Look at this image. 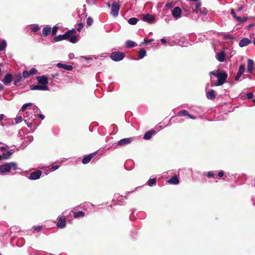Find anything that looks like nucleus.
<instances>
[{"label":"nucleus","instance_id":"nucleus-1","mask_svg":"<svg viewBox=\"0 0 255 255\" xmlns=\"http://www.w3.org/2000/svg\"><path fill=\"white\" fill-rule=\"evenodd\" d=\"M18 169L17 164L15 162H10L0 165V174L4 175L6 173L9 172L11 169L16 170Z\"/></svg>","mask_w":255,"mask_h":255},{"label":"nucleus","instance_id":"nucleus-2","mask_svg":"<svg viewBox=\"0 0 255 255\" xmlns=\"http://www.w3.org/2000/svg\"><path fill=\"white\" fill-rule=\"evenodd\" d=\"M76 30L72 28L64 33L66 35V40L72 43H75L77 41V37L76 35Z\"/></svg>","mask_w":255,"mask_h":255},{"label":"nucleus","instance_id":"nucleus-3","mask_svg":"<svg viewBox=\"0 0 255 255\" xmlns=\"http://www.w3.org/2000/svg\"><path fill=\"white\" fill-rule=\"evenodd\" d=\"M227 74L225 72H219V75L217 76L218 80L215 83L216 86H219L223 85L227 78Z\"/></svg>","mask_w":255,"mask_h":255},{"label":"nucleus","instance_id":"nucleus-4","mask_svg":"<svg viewBox=\"0 0 255 255\" xmlns=\"http://www.w3.org/2000/svg\"><path fill=\"white\" fill-rule=\"evenodd\" d=\"M125 57V54L123 52H113L110 55V58L114 61L118 62L122 60Z\"/></svg>","mask_w":255,"mask_h":255},{"label":"nucleus","instance_id":"nucleus-5","mask_svg":"<svg viewBox=\"0 0 255 255\" xmlns=\"http://www.w3.org/2000/svg\"><path fill=\"white\" fill-rule=\"evenodd\" d=\"M120 5L116 1H114L111 6V14L114 17H117L119 15Z\"/></svg>","mask_w":255,"mask_h":255},{"label":"nucleus","instance_id":"nucleus-6","mask_svg":"<svg viewBox=\"0 0 255 255\" xmlns=\"http://www.w3.org/2000/svg\"><path fill=\"white\" fill-rule=\"evenodd\" d=\"M171 14L175 19H178L181 17L182 10L179 6H175L171 10Z\"/></svg>","mask_w":255,"mask_h":255},{"label":"nucleus","instance_id":"nucleus-7","mask_svg":"<svg viewBox=\"0 0 255 255\" xmlns=\"http://www.w3.org/2000/svg\"><path fill=\"white\" fill-rule=\"evenodd\" d=\"M42 174V171L40 170H37L33 172L28 176V178L31 180H35L39 179Z\"/></svg>","mask_w":255,"mask_h":255},{"label":"nucleus","instance_id":"nucleus-8","mask_svg":"<svg viewBox=\"0 0 255 255\" xmlns=\"http://www.w3.org/2000/svg\"><path fill=\"white\" fill-rule=\"evenodd\" d=\"M155 18L154 15L148 13L143 15L142 20L149 24H152L155 22Z\"/></svg>","mask_w":255,"mask_h":255},{"label":"nucleus","instance_id":"nucleus-9","mask_svg":"<svg viewBox=\"0 0 255 255\" xmlns=\"http://www.w3.org/2000/svg\"><path fill=\"white\" fill-rule=\"evenodd\" d=\"M133 140V137H128L120 140L117 145L119 146H123L130 144Z\"/></svg>","mask_w":255,"mask_h":255},{"label":"nucleus","instance_id":"nucleus-10","mask_svg":"<svg viewBox=\"0 0 255 255\" xmlns=\"http://www.w3.org/2000/svg\"><path fill=\"white\" fill-rule=\"evenodd\" d=\"M38 84L41 85H47L48 83V78L45 75L39 76L36 77Z\"/></svg>","mask_w":255,"mask_h":255},{"label":"nucleus","instance_id":"nucleus-11","mask_svg":"<svg viewBox=\"0 0 255 255\" xmlns=\"http://www.w3.org/2000/svg\"><path fill=\"white\" fill-rule=\"evenodd\" d=\"M57 227L60 229H63L66 227L65 217L64 216L58 218V221L57 223Z\"/></svg>","mask_w":255,"mask_h":255},{"label":"nucleus","instance_id":"nucleus-12","mask_svg":"<svg viewBox=\"0 0 255 255\" xmlns=\"http://www.w3.org/2000/svg\"><path fill=\"white\" fill-rule=\"evenodd\" d=\"M30 89L31 90H41V91H47L48 90V87L47 85H31Z\"/></svg>","mask_w":255,"mask_h":255},{"label":"nucleus","instance_id":"nucleus-13","mask_svg":"<svg viewBox=\"0 0 255 255\" xmlns=\"http://www.w3.org/2000/svg\"><path fill=\"white\" fill-rule=\"evenodd\" d=\"M255 68V63L253 60L251 59H248L247 72L252 73Z\"/></svg>","mask_w":255,"mask_h":255},{"label":"nucleus","instance_id":"nucleus-14","mask_svg":"<svg viewBox=\"0 0 255 255\" xmlns=\"http://www.w3.org/2000/svg\"><path fill=\"white\" fill-rule=\"evenodd\" d=\"M13 153V150L11 149L6 152L3 153L2 154H0V160H6L9 159Z\"/></svg>","mask_w":255,"mask_h":255},{"label":"nucleus","instance_id":"nucleus-15","mask_svg":"<svg viewBox=\"0 0 255 255\" xmlns=\"http://www.w3.org/2000/svg\"><path fill=\"white\" fill-rule=\"evenodd\" d=\"M12 81V75L11 74H6L3 80V83L5 85H9Z\"/></svg>","mask_w":255,"mask_h":255},{"label":"nucleus","instance_id":"nucleus-16","mask_svg":"<svg viewBox=\"0 0 255 255\" xmlns=\"http://www.w3.org/2000/svg\"><path fill=\"white\" fill-rule=\"evenodd\" d=\"M251 43V40L248 38H244L240 41L239 45L241 47H243L249 45Z\"/></svg>","mask_w":255,"mask_h":255},{"label":"nucleus","instance_id":"nucleus-17","mask_svg":"<svg viewBox=\"0 0 255 255\" xmlns=\"http://www.w3.org/2000/svg\"><path fill=\"white\" fill-rule=\"evenodd\" d=\"M56 66L58 68H63L67 71H71L73 68L72 65L62 64L61 63H57Z\"/></svg>","mask_w":255,"mask_h":255},{"label":"nucleus","instance_id":"nucleus-18","mask_svg":"<svg viewBox=\"0 0 255 255\" xmlns=\"http://www.w3.org/2000/svg\"><path fill=\"white\" fill-rule=\"evenodd\" d=\"M95 154L96 152H94L84 157L82 161V163L84 164L88 163L91 161L92 158L95 156Z\"/></svg>","mask_w":255,"mask_h":255},{"label":"nucleus","instance_id":"nucleus-19","mask_svg":"<svg viewBox=\"0 0 255 255\" xmlns=\"http://www.w3.org/2000/svg\"><path fill=\"white\" fill-rule=\"evenodd\" d=\"M225 53L224 51H220L216 54L217 59L221 62H224L225 60Z\"/></svg>","mask_w":255,"mask_h":255},{"label":"nucleus","instance_id":"nucleus-20","mask_svg":"<svg viewBox=\"0 0 255 255\" xmlns=\"http://www.w3.org/2000/svg\"><path fill=\"white\" fill-rule=\"evenodd\" d=\"M167 182L171 184L177 185L179 183V180L177 176H173L168 180Z\"/></svg>","mask_w":255,"mask_h":255},{"label":"nucleus","instance_id":"nucleus-21","mask_svg":"<svg viewBox=\"0 0 255 255\" xmlns=\"http://www.w3.org/2000/svg\"><path fill=\"white\" fill-rule=\"evenodd\" d=\"M155 132V131L154 129H151L146 132L145 133L143 138L146 140H148L150 139L151 136Z\"/></svg>","mask_w":255,"mask_h":255},{"label":"nucleus","instance_id":"nucleus-22","mask_svg":"<svg viewBox=\"0 0 255 255\" xmlns=\"http://www.w3.org/2000/svg\"><path fill=\"white\" fill-rule=\"evenodd\" d=\"M114 198L117 200L118 202H122L127 199V197L120 195L119 193H116L114 195Z\"/></svg>","mask_w":255,"mask_h":255},{"label":"nucleus","instance_id":"nucleus-23","mask_svg":"<svg viewBox=\"0 0 255 255\" xmlns=\"http://www.w3.org/2000/svg\"><path fill=\"white\" fill-rule=\"evenodd\" d=\"M207 98L210 100H214L216 98L215 91L213 90L209 91L206 94Z\"/></svg>","mask_w":255,"mask_h":255},{"label":"nucleus","instance_id":"nucleus-24","mask_svg":"<svg viewBox=\"0 0 255 255\" xmlns=\"http://www.w3.org/2000/svg\"><path fill=\"white\" fill-rule=\"evenodd\" d=\"M51 27L46 26L44 27L42 30V34L44 37H47L50 32Z\"/></svg>","mask_w":255,"mask_h":255},{"label":"nucleus","instance_id":"nucleus-25","mask_svg":"<svg viewBox=\"0 0 255 255\" xmlns=\"http://www.w3.org/2000/svg\"><path fill=\"white\" fill-rule=\"evenodd\" d=\"M136 45L135 42L128 40L126 42V47L127 48H132Z\"/></svg>","mask_w":255,"mask_h":255},{"label":"nucleus","instance_id":"nucleus-26","mask_svg":"<svg viewBox=\"0 0 255 255\" xmlns=\"http://www.w3.org/2000/svg\"><path fill=\"white\" fill-rule=\"evenodd\" d=\"M22 79V76L21 74L19 73L17 74L15 76L14 81V84L15 86H18L19 82L21 81Z\"/></svg>","mask_w":255,"mask_h":255},{"label":"nucleus","instance_id":"nucleus-27","mask_svg":"<svg viewBox=\"0 0 255 255\" xmlns=\"http://www.w3.org/2000/svg\"><path fill=\"white\" fill-rule=\"evenodd\" d=\"M66 35L63 34H60L58 35L57 36H56L54 38V40L56 42L61 41L62 40H66V38L65 37Z\"/></svg>","mask_w":255,"mask_h":255},{"label":"nucleus","instance_id":"nucleus-28","mask_svg":"<svg viewBox=\"0 0 255 255\" xmlns=\"http://www.w3.org/2000/svg\"><path fill=\"white\" fill-rule=\"evenodd\" d=\"M146 55V50L142 48L140 49L139 51V59H142Z\"/></svg>","mask_w":255,"mask_h":255},{"label":"nucleus","instance_id":"nucleus-29","mask_svg":"<svg viewBox=\"0 0 255 255\" xmlns=\"http://www.w3.org/2000/svg\"><path fill=\"white\" fill-rule=\"evenodd\" d=\"M85 213L83 211H78L74 213V217L75 218H78L80 217H83L85 216Z\"/></svg>","mask_w":255,"mask_h":255},{"label":"nucleus","instance_id":"nucleus-30","mask_svg":"<svg viewBox=\"0 0 255 255\" xmlns=\"http://www.w3.org/2000/svg\"><path fill=\"white\" fill-rule=\"evenodd\" d=\"M231 14L234 18L237 19L238 21H241L242 20V17L241 16H238L236 15V13L233 9L231 10Z\"/></svg>","mask_w":255,"mask_h":255},{"label":"nucleus","instance_id":"nucleus-31","mask_svg":"<svg viewBox=\"0 0 255 255\" xmlns=\"http://www.w3.org/2000/svg\"><path fill=\"white\" fill-rule=\"evenodd\" d=\"M7 45L6 41L5 40H2L0 43V51L4 50Z\"/></svg>","mask_w":255,"mask_h":255},{"label":"nucleus","instance_id":"nucleus-32","mask_svg":"<svg viewBox=\"0 0 255 255\" xmlns=\"http://www.w3.org/2000/svg\"><path fill=\"white\" fill-rule=\"evenodd\" d=\"M138 19L135 17H132L128 20V23L131 25H135L138 22Z\"/></svg>","mask_w":255,"mask_h":255},{"label":"nucleus","instance_id":"nucleus-33","mask_svg":"<svg viewBox=\"0 0 255 255\" xmlns=\"http://www.w3.org/2000/svg\"><path fill=\"white\" fill-rule=\"evenodd\" d=\"M156 179L155 178H150L147 181V184L148 186L151 187L154 185L156 184Z\"/></svg>","mask_w":255,"mask_h":255},{"label":"nucleus","instance_id":"nucleus-34","mask_svg":"<svg viewBox=\"0 0 255 255\" xmlns=\"http://www.w3.org/2000/svg\"><path fill=\"white\" fill-rule=\"evenodd\" d=\"M245 70V64H241L239 66V68L238 71V74L242 75Z\"/></svg>","mask_w":255,"mask_h":255},{"label":"nucleus","instance_id":"nucleus-35","mask_svg":"<svg viewBox=\"0 0 255 255\" xmlns=\"http://www.w3.org/2000/svg\"><path fill=\"white\" fill-rule=\"evenodd\" d=\"M178 116H187L188 117L189 113L187 110H182L179 111L178 113Z\"/></svg>","mask_w":255,"mask_h":255},{"label":"nucleus","instance_id":"nucleus-36","mask_svg":"<svg viewBox=\"0 0 255 255\" xmlns=\"http://www.w3.org/2000/svg\"><path fill=\"white\" fill-rule=\"evenodd\" d=\"M33 105L32 103H25L22 105L20 111H24L28 107L31 106Z\"/></svg>","mask_w":255,"mask_h":255},{"label":"nucleus","instance_id":"nucleus-37","mask_svg":"<svg viewBox=\"0 0 255 255\" xmlns=\"http://www.w3.org/2000/svg\"><path fill=\"white\" fill-rule=\"evenodd\" d=\"M14 120L15 124H19L21 123L22 121V117L20 116L17 115L16 117L15 118Z\"/></svg>","mask_w":255,"mask_h":255},{"label":"nucleus","instance_id":"nucleus-38","mask_svg":"<svg viewBox=\"0 0 255 255\" xmlns=\"http://www.w3.org/2000/svg\"><path fill=\"white\" fill-rule=\"evenodd\" d=\"M29 71L24 70L22 72V76L24 78L26 79L28 78L30 76V74L29 73Z\"/></svg>","mask_w":255,"mask_h":255},{"label":"nucleus","instance_id":"nucleus-39","mask_svg":"<svg viewBox=\"0 0 255 255\" xmlns=\"http://www.w3.org/2000/svg\"><path fill=\"white\" fill-rule=\"evenodd\" d=\"M40 28L39 25L34 24L32 27V30L34 32H36Z\"/></svg>","mask_w":255,"mask_h":255},{"label":"nucleus","instance_id":"nucleus-40","mask_svg":"<svg viewBox=\"0 0 255 255\" xmlns=\"http://www.w3.org/2000/svg\"><path fill=\"white\" fill-rule=\"evenodd\" d=\"M29 72L30 75H35L37 74L38 71L35 68H32L29 70Z\"/></svg>","mask_w":255,"mask_h":255},{"label":"nucleus","instance_id":"nucleus-41","mask_svg":"<svg viewBox=\"0 0 255 255\" xmlns=\"http://www.w3.org/2000/svg\"><path fill=\"white\" fill-rule=\"evenodd\" d=\"M83 27V24L81 22L77 24L76 29L78 31H80Z\"/></svg>","mask_w":255,"mask_h":255},{"label":"nucleus","instance_id":"nucleus-42","mask_svg":"<svg viewBox=\"0 0 255 255\" xmlns=\"http://www.w3.org/2000/svg\"><path fill=\"white\" fill-rule=\"evenodd\" d=\"M58 28L59 27L56 26H54L53 27L52 29V35H54L56 34V33L57 32V30H58Z\"/></svg>","mask_w":255,"mask_h":255},{"label":"nucleus","instance_id":"nucleus-43","mask_svg":"<svg viewBox=\"0 0 255 255\" xmlns=\"http://www.w3.org/2000/svg\"><path fill=\"white\" fill-rule=\"evenodd\" d=\"M93 19L90 17H89L88 18H87V24L89 26H90L93 23Z\"/></svg>","mask_w":255,"mask_h":255},{"label":"nucleus","instance_id":"nucleus-44","mask_svg":"<svg viewBox=\"0 0 255 255\" xmlns=\"http://www.w3.org/2000/svg\"><path fill=\"white\" fill-rule=\"evenodd\" d=\"M214 175H215L214 172V171H209L207 173V176L208 178L214 177Z\"/></svg>","mask_w":255,"mask_h":255},{"label":"nucleus","instance_id":"nucleus-45","mask_svg":"<svg viewBox=\"0 0 255 255\" xmlns=\"http://www.w3.org/2000/svg\"><path fill=\"white\" fill-rule=\"evenodd\" d=\"M34 255H52V254H47V253L44 252L40 253L39 251H36Z\"/></svg>","mask_w":255,"mask_h":255},{"label":"nucleus","instance_id":"nucleus-46","mask_svg":"<svg viewBox=\"0 0 255 255\" xmlns=\"http://www.w3.org/2000/svg\"><path fill=\"white\" fill-rule=\"evenodd\" d=\"M200 13H202L203 15H206L208 13V10L206 9V8H203L201 9Z\"/></svg>","mask_w":255,"mask_h":255},{"label":"nucleus","instance_id":"nucleus-47","mask_svg":"<svg viewBox=\"0 0 255 255\" xmlns=\"http://www.w3.org/2000/svg\"><path fill=\"white\" fill-rule=\"evenodd\" d=\"M33 228L36 231L40 232L42 229V226H34Z\"/></svg>","mask_w":255,"mask_h":255},{"label":"nucleus","instance_id":"nucleus-48","mask_svg":"<svg viewBox=\"0 0 255 255\" xmlns=\"http://www.w3.org/2000/svg\"><path fill=\"white\" fill-rule=\"evenodd\" d=\"M209 74L210 75H213L215 76V77H217L218 75H219V72L218 73L215 72V71H211L210 72Z\"/></svg>","mask_w":255,"mask_h":255},{"label":"nucleus","instance_id":"nucleus-49","mask_svg":"<svg viewBox=\"0 0 255 255\" xmlns=\"http://www.w3.org/2000/svg\"><path fill=\"white\" fill-rule=\"evenodd\" d=\"M247 97L248 99H252L254 97V94L252 93H249L247 94Z\"/></svg>","mask_w":255,"mask_h":255},{"label":"nucleus","instance_id":"nucleus-50","mask_svg":"<svg viewBox=\"0 0 255 255\" xmlns=\"http://www.w3.org/2000/svg\"><path fill=\"white\" fill-rule=\"evenodd\" d=\"M225 38L226 39H233L234 37L232 35L226 34L225 35Z\"/></svg>","mask_w":255,"mask_h":255},{"label":"nucleus","instance_id":"nucleus-51","mask_svg":"<svg viewBox=\"0 0 255 255\" xmlns=\"http://www.w3.org/2000/svg\"><path fill=\"white\" fill-rule=\"evenodd\" d=\"M225 174V172L223 170H221L218 172V175L220 178L222 177Z\"/></svg>","mask_w":255,"mask_h":255},{"label":"nucleus","instance_id":"nucleus-52","mask_svg":"<svg viewBox=\"0 0 255 255\" xmlns=\"http://www.w3.org/2000/svg\"><path fill=\"white\" fill-rule=\"evenodd\" d=\"M59 165H55L51 167V170L52 171L56 170L58 169L59 168Z\"/></svg>","mask_w":255,"mask_h":255},{"label":"nucleus","instance_id":"nucleus-53","mask_svg":"<svg viewBox=\"0 0 255 255\" xmlns=\"http://www.w3.org/2000/svg\"><path fill=\"white\" fill-rule=\"evenodd\" d=\"M33 111L35 114H36L38 112V111H39V109H38V108L37 107L34 106L33 107Z\"/></svg>","mask_w":255,"mask_h":255},{"label":"nucleus","instance_id":"nucleus-54","mask_svg":"<svg viewBox=\"0 0 255 255\" xmlns=\"http://www.w3.org/2000/svg\"><path fill=\"white\" fill-rule=\"evenodd\" d=\"M241 75H242L237 73L236 76V77H235V80L236 81L239 80L240 78H241Z\"/></svg>","mask_w":255,"mask_h":255},{"label":"nucleus","instance_id":"nucleus-55","mask_svg":"<svg viewBox=\"0 0 255 255\" xmlns=\"http://www.w3.org/2000/svg\"><path fill=\"white\" fill-rule=\"evenodd\" d=\"M36 117L41 119V120H43L45 118V116L42 114L37 115Z\"/></svg>","mask_w":255,"mask_h":255},{"label":"nucleus","instance_id":"nucleus-56","mask_svg":"<svg viewBox=\"0 0 255 255\" xmlns=\"http://www.w3.org/2000/svg\"><path fill=\"white\" fill-rule=\"evenodd\" d=\"M244 7L243 5L238 6L237 8V10L240 11L244 9Z\"/></svg>","mask_w":255,"mask_h":255},{"label":"nucleus","instance_id":"nucleus-57","mask_svg":"<svg viewBox=\"0 0 255 255\" xmlns=\"http://www.w3.org/2000/svg\"><path fill=\"white\" fill-rule=\"evenodd\" d=\"M160 41H161V43H162V44H166V42H167L166 39H165V38H161V39H160Z\"/></svg>","mask_w":255,"mask_h":255},{"label":"nucleus","instance_id":"nucleus-58","mask_svg":"<svg viewBox=\"0 0 255 255\" xmlns=\"http://www.w3.org/2000/svg\"><path fill=\"white\" fill-rule=\"evenodd\" d=\"M7 146L6 145H4V146H2L1 147H0V149L2 150H5L6 149Z\"/></svg>","mask_w":255,"mask_h":255},{"label":"nucleus","instance_id":"nucleus-59","mask_svg":"<svg viewBox=\"0 0 255 255\" xmlns=\"http://www.w3.org/2000/svg\"><path fill=\"white\" fill-rule=\"evenodd\" d=\"M5 116L3 114L0 115V121H2L4 119Z\"/></svg>","mask_w":255,"mask_h":255},{"label":"nucleus","instance_id":"nucleus-60","mask_svg":"<svg viewBox=\"0 0 255 255\" xmlns=\"http://www.w3.org/2000/svg\"><path fill=\"white\" fill-rule=\"evenodd\" d=\"M188 117H189V118H190L191 119H192V120H195L196 119V117L192 116V115H191L190 114H189V115H188Z\"/></svg>","mask_w":255,"mask_h":255},{"label":"nucleus","instance_id":"nucleus-61","mask_svg":"<svg viewBox=\"0 0 255 255\" xmlns=\"http://www.w3.org/2000/svg\"><path fill=\"white\" fill-rule=\"evenodd\" d=\"M32 125V122H28L27 123V126L28 127H31Z\"/></svg>","mask_w":255,"mask_h":255},{"label":"nucleus","instance_id":"nucleus-62","mask_svg":"<svg viewBox=\"0 0 255 255\" xmlns=\"http://www.w3.org/2000/svg\"><path fill=\"white\" fill-rule=\"evenodd\" d=\"M106 5H107L108 7H111V6H112V4H111V3H110V2H107V3H106Z\"/></svg>","mask_w":255,"mask_h":255},{"label":"nucleus","instance_id":"nucleus-63","mask_svg":"<svg viewBox=\"0 0 255 255\" xmlns=\"http://www.w3.org/2000/svg\"><path fill=\"white\" fill-rule=\"evenodd\" d=\"M28 140L30 141H31L33 140V137L32 136H28Z\"/></svg>","mask_w":255,"mask_h":255},{"label":"nucleus","instance_id":"nucleus-64","mask_svg":"<svg viewBox=\"0 0 255 255\" xmlns=\"http://www.w3.org/2000/svg\"><path fill=\"white\" fill-rule=\"evenodd\" d=\"M247 20V17H243L242 20L241 22H245Z\"/></svg>","mask_w":255,"mask_h":255}]
</instances>
